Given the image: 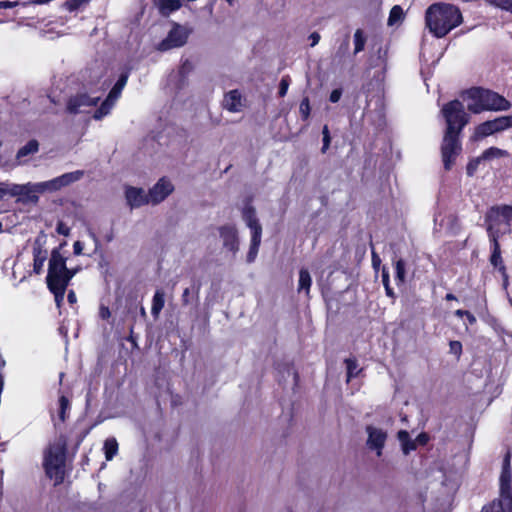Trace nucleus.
I'll return each mask as SVG.
<instances>
[{"label":"nucleus","instance_id":"e2e57ef3","mask_svg":"<svg viewBox=\"0 0 512 512\" xmlns=\"http://www.w3.org/2000/svg\"><path fill=\"white\" fill-rule=\"evenodd\" d=\"M189 296H190V288L184 289L182 293V302L184 305H187L189 303Z\"/></svg>","mask_w":512,"mask_h":512},{"label":"nucleus","instance_id":"423d86ee","mask_svg":"<svg viewBox=\"0 0 512 512\" xmlns=\"http://www.w3.org/2000/svg\"><path fill=\"white\" fill-rule=\"evenodd\" d=\"M75 273L76 271L66 267V258L57 249H54L49 259L47 283L69 284Z\"/></svg>","mask_w":512,"mask_h":512},{"label":"nucleus","instance_id":"20e7f679","mask_svg":"<svg viewBox=\"0 0 512 512\" xmlns=\"http://www.w3.org/2000/svg\"><path fill=\"white\" fill-rule=\"evenodd\" d=\"M441 112L447 125L445 132L460 134L470 119L459 100L448 102L443 106Z\"/></svg>","mask_w":512,"mask_h":512},{"label":"nucleus","instance_id":"ddd939ff","mask_svg":"<svg viewBox=\"0 0 512 512\" xmlns=\"http://www.w3.org/2000/svg\"><path fill=\"white\" fill-rule=\"evenodd\" d=\"M174 190V186L169 179L162 177L149 190L150 201L152 204H158L165 200Z\"/></svg>","mask_w":512,"mask_h":512},{"label":"nucleus","instance_id":"864d4df0","mask_svg":"<svg viewBox=\"0 0 512 512\" xmlns=\"http://www.w3.org/2000/svg\"><path fill=\"white\" fill-rule=\"evenodd\" d=\"M54 185V190L57 191L62 187H65L64 181L62 180V176H58L54 179H51Z\"/></svg>","mask_w":512,"mask_h":512},{"label":"nucleus","instance_id":"393cba45","mask_svg":"<svg viewBox=\"0 0 512 512\" xmlns=\"http://www.w3.org/2000/svg\"><path fill=\"white\" fill-rule=\"evenodd\" d=\"M164 305H165V293L162 289H157L152 298V307H151V314L155 319L158 318L160 312L164 308Z\"/></svg>","mask_w":512,"mask_h":512},{"label":"nucleus","instance_id":"3c124183","mask_svg":"<svg viewBox=\"0 0 512 512\" xmlns=\"http://www.w3.org/2000/svg\"><path fill=\"white\" fill-rule=\"evenodd\" d=\"M402 449L404 454H408L410 451L416 449V445L409 439L408 442L402 443Z\"/></svg>","mask_w":512,"mask_h":512},{"label":"nucleus","instance_id":"b1692460","mask_svg":"<svg viewBox=\"0 0 512 512\" xmlns=\"http://www.w3.org/2000/svg\"><path fill=\"white\" fill-rule=\"evenodd\" d=\"M20 190L18 198L21 201H31V202H37L38 196H37V190L35 187V183L28 182L26 184H20Z\"/></svg>","mask_w":512,"mask_h":512},{"label":"nucleus","instance_id":"412c9836","mask_svg":"<svg viewBox=\"0 0 512 512\" xmlns=\"http://www.w3.org/2000/svg\"><path fill=\"white\" fill-rule=\"evenodd\" d=\"M489 242H490V248H491L490 263L492 266L497 268L502 273L503 278H504V283L506 284L508 281V276L506 274V267L503 264L500 244H499V242H496L494 237H493V241H489Z\"/></svg>","mask_w":512,"mask_h":512},{"label":"nucleus","instance_id":"a878e982","mask_svg":"<svg viewBox=\"0 0 512 512\" xmlns=\"http://www.w3.org/2000/svg\"><path fill=\"white\" fill-rule=\"evenodd\" d=\"M509 154L506 150L497 148V147H490L482 152L481 159L483 161H492L494 159H499L502 157H507Z\"/></svg>","mask_w":512,"mask_h":512},{"label":"nucleus","instance_id":"6e6d98bb","mask_svg":"<svg viewBox=\"0 0 512 512\" xmlns=\"http://www.w3.org/2000/svg\"><path fill=\"white\" fill-rule=\"evenodd\" d=\"M9 182H0V198L8 196Z\"/></svg>","mask_w":512,"mask_h":512},{"label":"nucleus","instance_id":"0eeeda50","mask_svg":"<svg viewBox=\"0 0 512 512\" xmlns=\"http://www.w3.org/2000/svg\"><path fill=\"white\" fill-rule=\"evenodd\" d=\"M500 496L490 506L484 507L482 512H512V473L501 471L500 475Z\"/></svg>","mask_w":512,"mask_h":512},{"label":"nucleus","instance_id":"4c0bfd02","mask_svg":"<svg viewBox=\"0 0 512 512\" xmlns=\"http://www.w3.org/2000/svg\"><path fill=\"white\" fill-rule=\"evenodd\" d=\"M290 83H291V79L288 75H285L281 78L280 83H279V91H278V94L280 97H284L287 94Z\"/></svg>","mask_w":512,"mask_h":512},{"label":"nucleus","instance_id":"09e8293b","mask_svg":"<svg viewBox=\"0 0 512 512\" xmlns=\"http://www.w3.org/2000/svg\"><path fill=\"white\" fill-rule=\"evenodd\" d=\"M128 80V73H122L120 77L118 78L117 82L115 83V86L124 89L126 83Z\"/></svg>","mask_w":512,"mask_h":512},{"label":"nucleus","instance_id":"37998d69","mask_svg":"<svg viewBox=\"0 0 512 512\" xmlns=\"http://www.w3.org/2000/svg\"><path fill=\"white\" fill-rule=\"evenodd\" d=\"M56 231L58 234L63 236H68L70 233V228L62 221L57 223Z\"/></svg>","mask_w":512,"mask_h":512},{"label":"nucleus","instance_id":"f3484780","mask_svg":"<svg viewBox=\"0 0 512 512\" xmlns=\"http://www.w3.org/2000/svg\"><path fill=\"white\" fill-rule=\"evenodd\" d=\"M122 90L123 89H121L115 85L112 87L107 98L102 102L100 107L95 110V112L93 114V118L95 120H101L102 118H104L105 116H107L110 113V111L112 110L116 101L120 97Z\"/></svg>","mask_w":512,"mask_h":512},{"label":"nucleus","instance_id":"4468645a","mask_svg":"<svg viewBox=\"0 0 512 512\" xmlns=\"http://www.w3.org/2000/svg\"><path fill=\"white\" fill-rule=\"evenodd\" d=\"M366 431L368 434V448L371 450H375L377 456H381L382 449L387 439V433L384 430L373 426H367Z\"/></svg>","mask_w":512,"mask_h":512},{"label":"nucleus","instance_id":"bf43d9fd","mask_svg":"<svg viewBox=\"0 0 512 512\" xmlns=\"http://www.w3.org/2000/svg\"><path fill=\"white\" fill-rule=\"evenodd\" d=\"M83 248H84L83 244L80 241H76L73 245L74 254L75 255L82 254Z\"/></svg>","mask_w":512,"mask_h":512},{"label":"nucleus","instance_id":"58836bf2","mask_svg":"<svg viewBox=\"0 0 512 512\" xmlns=\"http://www.w3.org/2000/svg\"><path fill=\"white\" fill-rule=\"evenodd\" d=\"M483 162V159H481V156H478L472 160L469 161L466 167V171L468 176H473L480 165V163Z\"/></svg>","mask_w":512,"mask_h":512},{"label":"nucleus","instance_id":"a211bd4d","mask_svg":"<svg viewBox=\"0 0 512 512\" xmlns=\"http://www.w3.org/2000/svg\"><path fill=\"white\" fill-rule=\"evenodd\" d=\"M486 222V230L488 234L489 241H493V237L495 238L496 242H499V239L505 235L509 234L512 231V227L509 226V224L502 222L500 219L493 220V219H487L485 217Z\"/></svg>","mask_w":512,"mask_h":512},{"label":"nucleus","instance_id":"c85d7f7f","mask_svg":"<svg viewBox=\"0 0 512 512\" xmlns=\"http://www.w3.org/2000/svg\"><path fill=\"white\" fill-rule=\"evenodd\" d=\"M106 460L110 461L118 452V443L115 438H108L104 442Z\"/></svg>","mask_w":512,"mask_h":512},{"label":"nucleus","instance_id":"f03ea898","mask_svg":"<svg viewBox=\"0 0 512 512\" xmlns=\"http://www.w3.org/2000/svg\"><path fill=\"white\" fill-rule=\"evenodd\" d=\"M464 97L469 100L467 108L474 114L483 111H507L511 103L500 94L481 87H474L464 93Z\"/></svg>","mask_w":512,"mask_h":512},{"label":"nucleus","instance_id":"6e6552de","mask_svg":"<svg viewBox=\"0 0 512 512\" xmlns=\"http://www.w3.org/2000/svg\"><path fill=\"white\" fill-rule=\"evenodd\" d=\"M457 133L445 132L442 145H441V156L445 170H451L455 163L457 156L462 151V145L459 140Z\"/></svg>","mask_w":512,"mask_h":512},{"label":"nucleus","instance_id":"49530a36","mask_svg":"<svg viewBox=\"0 0 512 512\" xmlns=\"http://www.w3.org/2000/svg\"><path fill=\"white\" fill-rule=\"evenodd\" d=\"M22 5L19 1H0V9H10Z\"/></svg>","mask_w":512,"mask_h":512},{"label":"nucleus","instance_id":"5fc2aeb1","mask_svg":"<svg viewBox=\"0 0 512 512\" xmlns=\"http://www.w3.org/2000/svg\"><path fill=\"white\" fill-rule=\"evenodd\" d=\"M54 185V190L57 191L62 187H65L64 181L62 180V176H58L54 179H51Z\"/></svg>","mask_w":512,"mask_h":512},{"label":"nucleus","instance_id":"473e14b6","mask_svg":"<svg viewBox=\"0 0 512 512\" xmlns=\"http://www.w3.org/2000/svg\"><path fill=\"white\" fill-rule=\"evenodd\" d=\"M84 175L83 171L77 170L69 173H65L62 176V180L64 181L65 186H68L71 183H74L82 178Z\"/></svg>","mask_w":512,"mask_h":512},{"label":"nucleus","instance_id":"1a4fd4ad","mask_svg":"<svg viewBox=\"0 0 512 512\" xmlns=\"http://www.w3.org/2000/svg\"><path fill=\"white\" fill-rule=\"evenodd\" d=\"M509 128H512V115L500 116L476 126L473 138L475 140H480L496 133L503 132Z\"/></svg>","mask_w":512,"mask_h":512},{"label":"nucleus","instance_id":"774afa93","mask_svg":"<svg viewBox=\"0 0 512 512\" xmlns=\"http://www.w3.org/2000/svg\"><path fill=\"white\" fill-rule=\"evenodd\" d=\"M465 317L470 325H473L476 322L475 316L470 312L466 313Z\"/></svg>","mask_w":512,"mask_h":512},{"label":"nucleus","instance_id":"603ef678","mask_svg":"<svg viewBox=\"0 0 512 512\" xmlns=\"http://www.w3.org/2000/svg\"><path fill=\"white\" fill-rule=\"evenodd\" d=\"M510 458H511L510 452H507L503 459L502 471H506V470L511 471Z\"/></svg>","mask_w":512,"mask_h":512},{"label":"nucleus","instance_id":"680f3d73","mask_svg":"<svg viewBox=\"0 0 512 512\" xmlns=\"http://www.w3.org/2000/svg\"><path fill=\"white\" fill-rule=\"evenodd\" d=\"M382 283L384 286L390 285L389 272L385 268L382 271Z\"/></svg>","mask_w":512,"mask_h":512},{"label":"nucleus","instance_id":"aec40b11","mask_svg":"<svg viewBox=\"0 0 512 512\" xmlns=\"http://www.w3.org/2000/svg\"><path fill=\"white\" fill-rule=\"evenodd\" d=\"M486 218L493 220L500 219L502 222L512 227V206L500 205L491 207L486 214Z\"/></svg>","mask_w":512,"mask_h":512},{"label":"nucleus","instance_id":"4d7b16f0","mask_svg":"<svg viewBox=\"0 0 512 512\" xmlns=\"http://www.w3.org/2000/svg\"><path fill=\"white\" fill-rule=\"evenodd\" d=\"M398 439L401 442V444L408 442V440L410 439L409 433L405 430H400L398 432Z\"/></svg>","mask_w":512,"mask_h":512},{"label":"nucleus","instance_id":"2eb2a0df","mask_svg":"<svg viewBox=\"0 0 512 512\" xmlns=\"http://www.w3.org/2000/svg\"><path fill=\"white\" fill-rule=\"evenodd\" d=\"M125 198L131 209L151 203L149 193L146 194L142 188L132 186H127L125 188Z\"/></svg>","mask_w":512,"mask_h":512},{"label":"nucleus","instance_id":"69168bd1","mask_svg":"<svg viewBox=\"0 0 512 512\" xmlns=\"http://www.w3.org/2000/svg\"><path fill=\"white\" fill-rule=\"evenodd\" d=\"M384 288H385L386 295L394 300L396 298V296H395V293H394L392 287L390 285H386V286H384Z\"/></svg>","mask_w":512,"mask_h":512},{"label":"nucleus","instance_id":"6ab92c4d","mask_svg":"<svg viewBox=\"0 0 512 512\" xmlns=\"http://www.w3.org/2000/svg\"><path fill=\"white\" fill-rule=\"evenodd\" d=\"M246 99L239 90H231L225 94L223 107L230 112H240L245 107Z\"/></svg>","mask_w":512,"mask_h":512},{"label":"nucleus","instance_id":"052dcab7","mask_svg":"<svg viewBox=\"0 0 512 512\" xmlns=\"http://www.w3.org/2000/svg\"><path fill=\"white\" fill-rule=\"evenodd\" d=\"M330 142H331V137H323V145L321 148L322 153H326V151L328 150V148L330 146Z\"/></svg>","mask_w":512,"mask_h":512},{"label":"nucleus","instance_id":"a18cd8bd","mask_svg":"<svg viewBox=\"0 0 512 512\" xmlns=\"http://www.w3.org/2000/svg\"><path fill=\"white\" fill-rule=\"evenodd\" d=\"M341 96H342V89L337 88V89H334L330 93L329 100L332 103H337L340 100Z\"/></svg>","mask_w":512,"mask_h":512},{"label":"nucleus","instance_id":"de8ad7c7","mask_svg":"<svg viewBox=\"0 0 512 512\" xmlns=\"http://www.w3.org/2000/svg\"><path fill=\"white\" fill-rule=\"evenodd\" d=\"M128 80V73H122L120 77L118 78L117 82L115 83V86L124 89L126 83Z\"/></svg>","mask_w":512,"mask_h":512},{"label":"nucleus","instance_id":"cd10ccee","mask_svg":"<svg viewBox=\"0 0 512 512\" xmlns=\"http://www.w3.org/2000/svg\"><path fill=\"white\" fill-rule=\"evenodd\" d=\"M311 276L308 270L301 269L299 272V283H298V291H305L307 294L309 293L311 287Z\"/></svg>","mask_w":512,"mask_h":512},{"label":"nucleus","instance_id":"f8f14e48","mask_svg":"<svg viewBox=\"0 0 512 512\" xmlns=\"http://www.w3.org/2000/svg\"><path fill=\"white\" fill-rule=\"evenodd\" d=\"M223 248L235 255L239 250L238 231L234 225L227 224L218 228Z\"/></svg>","mask_w":512,"mask_h":512},{"label":"nucleus","instance_id":"9b49d317","mask_svg":"<svg viewBox=\"0 0 512 512\" xmlns=\"http://www.w3.org/2000/svg\"><path fill=\"white\" fill-rule=\"evenodd\" d=\"M100 97L89 96L86 93H79L71 96L67 101V111L71 114L87 112L91 107L96 106Z\"/></svg>","mask_w":512,"mask_h":512},{"label":"nucleus","instance_id":"c03bdc74","mask_svg":"<svg viewBox=\"0 0 512 512\" xmlns=\"http://www.w3.org/2000/svg\"><path fill=\"white\" fill-rule=\"evenodd\" d=\"M20 189H21L20 188V184H15V183H10L9 182L8 196L18 197Z\"/></svg>","mask_w":512,"mask_h":512},{"label":"nucleus","instance_id":"338daca9","mask_svg":"<svg viewBox=\"0 0 512 512\" xmlns=\"http://www.w3.org/2000/svg\"><path fill=\"white\" fill-rule=\"evenodd\" d=\"M67 300L70 304H74L76 302V294L74 293V291H69L67 295Z\"/></svg>","mask_w":512,"mask_h":512},{"label":"nucleus","instance_id":"c756f323","mask_svg":"<svg viewBox=\"0 0 512 512\" xmlns=\"http://www.w3.org/2000/svg\"><path fill=\"white\" fill-rule=\"evenodd\" d=\"M406 264L403 259H398L395 262V281L397 285H401L406 280Z\"/></svg>","mask_w":512,"mask_h":512},{"label":"nucleus","instance_id":"dca6fc26","mask_svg":"<svg viewBox=\"0 0 512 512\" xmlns=\"http://www.w3.org/2000/svg\"><path fill=\"white\" fill-rule=\"evenodd\" d=\"M122 90L123 89H121L115 85L112 87L107 98L102 102L100 107L95 110V112L93 114V118L95 120H101L102 118H104L105 116H107L110 113V111L112 110L116 101L120 97Z\"/></svg>","mask_w":512,"mask_h":512},{"label":"nucleus","instance_id":"7ed1b4c3","mask_svg":"<svg viewBox=\"0 0 512 512\" xmlns=\"http://www.w3.org/2000/svg\"><path fill=\"white\" fill-rule=\"evenodd\" d=\"M66 459L65 442L51 444L44 454V468L47 476L54 479L55 484H60L64 479V467Z\"/></svg>","mask_w":512,"mask_h":512},{"label":"nucleus","instance_id":"72a5a7b5","mask_svg":"<svg viewBox=\"0 0 512 512\" xmlns=\"http://www.w3.org/2000/svg\"><path fill=\"white\" fill-rule=\"evenodd\" d=\"M347 367V380L349 381L351 378L357 376L359 373L358 364L355 359H346L345 360Z\"/></svg>","mask_w":512,"mask_h":512},{"label":"nucleus","instance_id":"79ce46f5","mask_svg":"<svg viewBox=\"0 0 512 512\" xmlns=\"http://www.w3.org/2000/svg\"><path fill=\"white\" fill-rule=\"evenodd\" d=\"M495 6L512 13V0H497Z\"/></svg>","mask_w":512,"mask_h":512},{"label":"nucleus","instance_id":"c9c22d12","mask_svg":"<svg viewBox=\"0 0 512 512\" xmlns=\"http://www.w3.org/2000/svg\"><path fill=\"white\" fill-rule=\"evenodd\" d=\"M70 403L66 396L62 395L59 398V418L63 422L66 418V411L69 410Z\"/></svg>","mask_w":512,"mask_h":512},{"label":"nucleus","instance_id":"5701e85b","mask_svg":"<svg viewBox=\"0 0 512 512\" xmlns=\"http://www.w3.org/2000/svg\"><path fill=\"white\" fill-rule=\"evenodd\" d=\"M153 2L159 10V13L163 16H169L182 5L181 0H153Z\"/></svg>","mask_w":512,"mask_h":512},{"label":"nucleus","instance_id":"13d9d810","mask_svg":"<svg viewBox=\"0 0 512 512\" xmlns=\"http://www.w3.org/2000/svg\"><path fill=\"white\" fill-rule=\"evenodd\" d=\"M99 315L102 319H108L111 315L109 308L101 306Z\"/></svg>","mask_w":512,"mask_h":512},{"label":"nucleus","instance_id":"f704fd0d","mask_svg":"<svg viewBox=\"0 0 512 512\" xmlns=\"http://www.w3.org/2000/svg\"><path fill=\"white\" fill-rule=\"evenodd\" d=\"M299 112L304 121L310 117L311 107L308 97H304L300 103Z\"/></svg>","mask_w":512,"mask_h":512},{"label":"nucleus","instance_id":"bb28decb","mask_svg":"<svg viewBox=\"0 0 512 512\" xmlns=\"http://www.w3.org/2000/svg\"><path fill=\"white\" fill-rule=\"evenodd\" d=\"M69 284H56V283H47L49 290L53 293L55 297V302L57 306H60L61 302L64 299L66 288Z\"/></svg>","mask_w":512,"mask_h":512},{"label":"nucleus","instance_id":"39448f33","mask_svg":"<svg viewBox=\"0 0 512 512\" xmlns=\"http://www.w3.org/2000/svg\"><path fill=\"white\" fill-rule=\"evenodd\" d=\"M242 218L251 231V244L247 254V261L251 263L255 260L261 244L262 227L256 217L254 207L249 203L242 210Z\"/></svg>","mask_w":512,"mask_h":512},{"label":"nucleus","instance_id":"e433bc0d","mask_svg":"<svg viewBox=\"0 0 512 512\" xmlns=\"http://www.w3.org/2000/svg\"><path fill=\"white\" fill-rule=\"evenodd\" d=\"M37 194L44 193L46 191L54 192V185L52 180L35 183Z\"/></svg>","mask_w":512,"mask_h":512},{"label":"nucleus","instance_id":"ea45409f","mask_svg":"<svg viewBox=\"0 0 512 512\" xmlns=\"http://www.w3.org/2000/svg\"><path fill=\"white\" fill-rule=\"evenodd\" d=\"M450 353L454 354L457 358L462 353V344L459 341H450L449 343Z\"/></svg>","mask_w":512,"mask_h":512},{"label":"nucleus","instance_id":"4be33fe9","mask_svg":"<svg viewBox=\"0 0 512 512\" xmlns=\"http://www.w3.org/2000/svg\"><path fill=\"white\" fill-rule=\"evenodd\" d=\"M39 151V143L37 140L32 139L21 147L16 154L17 165H24L28 162V157L36 154Z\"/></svg>","mask_w":512,"mask_h":512},{"label":"nucleus","instance_id":"0e129e2a","mask_svg":"<svg viewBox=\"0 0 512 512\" xmlns=\"http://www.w3.org/2000/svg\"><path fill=\"white\" fill-rule=\"evenodd\" d=\"M309 38L311 40V46H315L320 40V35L318 33L314 32L310 35Z\"/></svg>","mask_w":512,"mask_h":512},{"label":"nucleus","instance_id":"7c9ffc66","mask_svg":"<svg viewBox=\"0 0 512 512\" xmlns=\"http://www.w3.org/2000/svg\"><path fill=\"white\" fill-rule=\"evenodd\" d=\"M404 17V12L401 6L395 5L392 7L389 17H388V25L393 26L399 23Z\"/></svg>","mask_w":512,"mask_h":512},{"label":"nucleus","instance_id":"8fccbe9b","mask_svg":"<svg viewBox=\"0 0 512 512\" xmlns=\"http://www.w3.org/2000/svg\"><path fill=\"white\" fill-rule=\"evenodd\" d=\"M191 69H192L191 63L188 60H186L181 65V67L179 69V73H180L181 76H185V74L189 73V71Z\"/></svg>","mask_w":512,"mask_h":512},{"label":"nucleus","instance_id":"a19ab883","mask_svg":"<svg viewBox=\"0 0 512 512\" xmlns=\"http://www.w3.org/2000/svg\"><path fill=\"white\" fill-rule=\"evenodd\" d=\"M44 261H45L44 257L35 256L33 269L36 274H39L42 271Z\"/></svg>","mask_w":512,"mask_h":512},{"label":"nucleus","instance_id":"f257e3e1","mask_svg":"<svg viewBox=\"0 0 512 512\" xmlns=\"http://www.w3.org/2000/svg\"><path fill=\"white\" fill-rule=\"evenodd\" d=\"M425 19L430 32L437 38H442L461 24L462 14L452 4L435 3L427 9Z\"/></svg>","mask_w":512,"mask_h":512},{"label":"nucleus","instance_id":"2f4dec72","mask_svg":"<svg viewBox=\"0 0 512 512\" xmlns=\"http://www.w3.org/2000/svg\"><path fill=\"white\" fill-rule=\"evenodd\" d=\"M366 43V37L364 32L361 29H357L354 33V54H358L359 52L364 50Z\"/></svg>","mask_w":512,"mask_h":512},{"label":"nucleus","instance_id":"9d476101","mask_svg":"<svg viewBox=\"0 0 512 512\" xmlns=\"http://www.w3.org/2000/svg\"><path fill=\"white\" fill-rule=\"evenodd\" d=\"M190 30L178 23H173L167 36L157 44L156 49L166 52L174 48H180L187 43Z\"/></svg>","mask_w":512,"mask_h":512}]
</instances>
